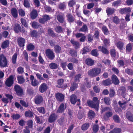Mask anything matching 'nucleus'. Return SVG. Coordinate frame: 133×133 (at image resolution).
Instances as JSON below:
<instances>
[{"instance_id":"nucleus-41","label":"nucleus","mask_w":133,"mask_h":133,"mask_svg":"<svg viewBox=\"0 0 133 133\" xmlns=\"http://www.w3.org/2000/svg\"><path fill=\"white\" fill-rule=\"evenodd\" d=\"M76 2L75 0H72L68 2V5L70 7H72L75 4Z\"/></svg>"},{"instance_id":"nucleus-49","label":"nucleus","mask_w":133,"mask_h":133,"mask_svg":"<svg viewBox=\"0 0 133 133\" xmlns=\"http://www.w3.org/2000/svg\"><path fill=\"white\" fill-rule=\"evenodd\" d=\"M19 15L22 16H24L25 15L24 11L22 9H20L19 10Z\"/></svg>"},{"instance_id":"nucleus-54","label":"nucleus","mask_w":133,"mask_h":133,"mask_svg":"<svg viewBox=\"0 0 133 133\" xmlns=\"http://www.w3.org/2000/svg\"><path fill=\"white\" fill-rule=\"evenodd\" d=\"M55 30L56 32L59 33L62 31V29L60 26H57L55 29Z\"/></svg>"},{"instance_id":"nucleus-61","label":"nucleus","mask_w":133,"mask_h":133,"mask_svg":"<svg viewBox=\"0 0 133 133\" xmlns=\"http://www.w3.org/2000/svg\"><path fill=\"white\" fill-rule=\"evenodd\" d=\"M33 122L32 120H29L27 122V124L30 128H32V127Z\"/></svg>"},{"instance_id":"nucleus-37","label":"nucleus","mask_w":133,"mask_h":133,"mask_svg":"<svg viewBox=\"0 0 133 133\" xmlns=\"http://www.w3.org/2000/svg\"><path fill=\"white\" fill-rule=\"evenodd\" d=\"M102 30L104 34L106 35H107L109 33V31L106 27L104 26L102 28Z\"/></svg>"},{"instance_id":"nucleus-40","label":"nucleus","mask_w":133,"mask_h":133,"mask_svg":"<svg viewBox=\"0 0 133 133\" xmlns=\"http://www.w3.org/2000/svg\"><path fill=\"white\" fill-rule=\"evenodd\" d=\"M17 57V54L16 53H15L12 57V62L14 64L16 63Z\"/></svg>"},{"instance_id":"nucleus-50","label":"nucleus","mask_w":133,"mask_h":133,"mask_svg":"<svg viewBox=\"0 0 133 133\" xmlns=\"http://www.w3.org/2000/svg\"><path fill=\"white\" fill-rule=\"evenodd\" d=\"M61 50V47L57 45L55 47V50L56 52H60Z\"/></svg>"},{"instance_id":"nucleus-16","label":"nucleus","mask_w":133,"mask_h":133,"mask_svg":"<svg viewBox=\"0 0 133 133\" xmlns=\"http://www.w3.org/2000/svg\"><path fill=\"white\" fill-rule=\"evenodd\" d=\"M19 45L21 47H23L24 45V43L25 39L22 38H19L18 39Z\"/></svg>"},{"instance_id":"nucleus-55","label":"nucleus","mask_w":133,"mask_h":133,"mask_svg":"<svg viewBox=\"0 0 133 133\" xmlns=\"http://www.w3.org/2000/svg\"><path fill=\"white\" fill-rule=\"evenodd\" d=\"M57 18L58 21L60 22H62L63 21V18L61 15H58L57 16Z\"/></svg>"},{"instance_id":"nucleus-63","label":"nucleus","mask_w":133,"mask_h":133,"mask_svg":"<svg viewBox=\"0 0 133 133\" xmlns=\"http://www.w3.org/2000/svg\"><path fill=\"white\" fill-rule=\"evenodd\" d=\"M115 93L113 89H111L110 90V97H112L115 95Z\"/></svg>"},{"instance_id":"nucleus-43","label":"nucleus","mask_w":133,"mask_h":133,"mask_svg":"<svg viewBox=\"0 0 133 133\" xmlns=\"http://www.w3.org/2000/svg\"><path fill=\"white\" fill-rule=\"evenodd\" d=\"M31 24L32 27L34 28H37L39 26L37 22H35L31 23Z\"/></svg>"},{"instance_id":"nucleus-36","label":"nucleus","mask_w":133,"mask_h":133,"mask_svg":"<svg viewBox=\"0 0 133 133\" xmlns=\"http://www.w3.org/2000/svg\"><path fill=\"white\" fill-rule=\"evenodd\" d=\"M121 131V130L119 128H114L112 131L109 133H119Z\"/></svg>"},{"instance_id":"nucleus-23","label":"nucleus","mask_w":133,"mask_h":133,"mask_svg":"<svg viewBox=\"0 0 133 133\" xmlns=\"http://www.w3.org/2000/svg\"><path fill=\"white\" fill-rule=\"evenodd\" d=\"M11 12L12 15L15 18L17 17L18 16V14L17 11L16 9H12Z\"/></svg>"},{"instance_id":"nucleus-22","label":"nucleus","mask_w":133,"mask_h":133,"mask_svg":"<svg viewBox=\"0 0 133 133\" xmlns=\"http://www.w3.org/2000/svg\"><path fill=\"white\" fill-rule=\"evenodd\" d=\"M9 41L6 40L3 42L1 45V47L3 49L9 46Z\"/></svg>"},{"instance_id":"nucleus-20","label":"nucleus","mask_w":133,"mask_h":133,"mask_svg":"<svg viewBox=\"0 0 133 133\" xmlns=\"http://www.w3.org/2000/svg\"><path fill=\"white\" fill-rule=\"evenodd\" d=\"M101 84L102 85L105 86H107L111 84V81L109 79H108L101 82Z\"/></svg>"},{"instance_id":"nucleus-64","label":"nucleus","mask_w":133,"mask_h":133,"mask_svg":"<svg viewBox=\"0 0 133 133\" xmlns=\"http://www.w3.org/2000/svg\"><path fill=\"white\" fill-rule=\"evenodd\" d=\"M113 21L116 24L118 23L119 22V19L117 16H115L114 17Z\"/></svg>"},{"instance_id":"nucleus-4","label":"nucleus","mask_w":133,"mask_h":133,"mask_svg":"<svg viewBox=\"0 0 133 133\" xmlns=\"http://www.w3.org/2000/svg\"><path fill=\"white\" fill-rule=\"evenodd\" d=\"M7 61L5 57L2 55H0V66L5 67L6 66Z\"/></svg>"},{"instance_id":"nucleus-42","label":"nucleus","mask_w":133,"mask_h":133,"mask_svg":"<svg viewBox=\"0 0 133 133\" xmlns=\"http://www.w3.org/2000/svg\"><path fill=\"white\" fill-rule=\"evenodd\" d=\"M71 42L73 44L75 45L76 46V48H78L79 46V44L78 42L75 41L73 39H71Z\"/></svg>"},{"instance_id":"nucleus-33","label":"nucleus","mask_w":133,"mask_h":133,"mask_svg":"<svg viewBox=\"0 0 133 133\" xmlns=\"http://www.w3.org/2000/svg\"><path fill=\"white\" fill-rule=\"evenodd\" d=\"M89 125L88 123H86L83 124L81 127L82 129L83 130H87L88 128Z\"/></svg>"},{"instance_id":"nucleus-47","label":"nucleus","mask_w":133,"mask_h":133,"mask_svg":"<svg viewBox=\"0 0 133 133\" xmlns=\"http://www.w3.org/2000/svg\"><path fill=\"white\" fill-rule=\"evenodd\" d=\"M20 103L23 106L25 107H27L28 106V104L27 102H26L22 100L20 101Z\"/></svg>"},{"instance_id":"nucleus-18","label":"nucleus","mask_w":133,"mask_h":133,"mask_svg":"<svg viewBox=\"0 0 133 133\" xmlns=\"http://www.w3.org/2000/svg\"><path fill=\"white\" fill-rule=\"evenodd\" d=\"M113 83L115 84H117L119 82V81L117 76L115 75H113L111 77Z\"/></svg>"},{"instance_id":"nucleus-19","label":"nucleus","mask_w":133,"mask_h":133,"mask_svg":"<svg viewBox=\"0 0 133 133\" xmlns=\"http://www.w3.org/2000/svg\"><path fill=\"white\" fill-rule=\"evenodd\" d=\"M38 14L37 11L35 10H34L31 12L30 16L32 19H35L37 17Z\"/></svg>"},{"instance_id":"nucleus-39","label":"nucleus","mask_w":133,"mask_h":133,"mask_svg":"<svg viewBox=\"0 0 133 133\" xmlns=\"http://www.w3.org/2000/svg\"><path fill=\"white\" fill-rule=\"evenodd\" d=\"M130 11L129 9H122L119 11V12L121 14H123L129 12Z\"/></svg>"},{"instance_id":"nucleus-17","label":"nucleus","mask_w":133,"mask_h":133,"mask_svg":"<svg viewBox=\"0 0 133 133\" xmlns=\"http://www.w3.org/2000/svg\"><path fill=\"white\" fill-rule=\"evenodd\" d=\"M57 118V115L55 114H52L50 116L49 121L50 122H53Z\"/></svg>"},{"instance_id":"nucleus-32","label":"nucleus","mask_w":133,"mask_h":133,"mask_svg":"<svg viewBox=\"0 0 133 133\" xmlns=\"http://www.w3.org/2000/svg\"><path fill=\"white\" fill-rule=\"evenodd\" d=\"M21 22L22 24L25 27H28V24L26 22V20L24 18H21Z\"/></svg>"},{"instance_id":"nucleus-51","label":"nucleus","mask_w":133,"mask_h":133,"mask_svg":"<svg viewBox=\"0 0 133 133\" xmlns=\"http://www.w3.org/2000/svg\"><path fill=\"white\" fill-rule=\"evenodd\" d=\"M67 63L65 62L62 61L61 63V65L64 70L66 69V66Z\"/></svg>"},{"instance_id":"nucleus-29","label":"nucleus","mask_w":133,"mask_h":133,"mask_svg":"<svg viewBox=\"0 0 133 133\" xmlns=\"http://www.w3.org/2000/svg\"><path fill=\"white\" fill-rule=\"evenodd\" d=\"M126 117L129 120L133 122V116L132 114L128 112L127 113Z\"/></svg>"},{"instance_id":"nucleus-30","label":"nucleus","mask_w":133,"mask_h":133,"mask_svg":"<svg viewBox=\"0 0 133 133\" xmlns=\"http://www.w3.org/2000/svg\"><path fill=\"white\" fill-rule=\"evenodd\" d=\"M98 49L100 51H102V52L104 53L107 54L108 53V52L107 50L103 47L99 46L98 47Z\"/></svg>"},{"instance_id":"nucleus-8","label":"nucleus","mask_w":133,"mask_h":133,"mask_svg":"<svg viewBox=\"0 0 133 133\" xmlns=\"http://www.w3.org/2000/svg\"><path fill=\"white\" fill-rule=\"evenodd\" d=\"M30 79L31 84L33 86H35L38 85L39 84L38 82L34 78V76L31 75L30 77Z\"/></svg>"},{"instance_id":"nucleus-11","label":"nucleus","mask_w":133,"mask_h":133,"mask_svg":"<svg viewBox=\"0 0 133 133\" xmlns=\"http://www.w3.org/2000/svg\"><path fill=\"white\" fill-rule=\"evenodd\" d=\"M66 107V104L62 103L59 107L57 112L58 113H62L63 112L65 109Z\"/></svg>"},{"instance_id":"nucleus-57","label":"nucleus","mask_w":133,"mask_h":133,"mask_svg":"<svg viewBox=\"0 0 133 133\" xmlns=\"http://www.w3.org/2000/svg\"><path fill=\"white\" fill-rule=\"evenodd\" d=\"M87 30V26L85 25H84L81 28L80 30V31L85 32Z\"/></svg>"},{"instance_id":"nucleus-10","label":"nucleus","mask_w":133,"mask_h":133,"mask_svg":"<svg viewBox=\"0 0 133 133\" xmlns=\"http://www.w3.org/2000/svg\"><path fill=\"white\" fill-rule=\"evenodd\" d=\"M50 17L48 15H44L42 18H40L39 22L41 23H44L46 21L50 20Z\"/></svg>"},{"instance_id":"nucleus-31","label":"nucleus","mask_w":133,"mask_h":133,"mask_svg":"<svg viewBox=\"0 0 133 133\" xmlns=\"http://www.w3.org/2000/svg\"><path fill=\"white\" fill-rule=\"evenodd\" d=\"M11 117L14 120L17 119L20 117V116L18 114H13L11 115Z\"/></svg>"},{"instance_id":"nucleus-28","label":"nucleus","mask_w":133,"mask_h":133,"mask_svg":"<svg viewBox=\"0 0 133 133\" xmlns=\"http://www.w3.org/2000/svg\"><path fill=\"white\" fill-rule=\"evenodd\" d=\"M17 80L18 83L19 84H22L25 81L24 79L21 76H18L17 77Z\"/></svg>"},{"instance_id":"nucleus-35","label":"nucleus","mask_w":133,"mask_h":133,"mask_svg":"<svg viewBox=\"0 0 133 133\" xmlns=\"http://www.w3.org/2000/svg\"><path fill=\"white\" fill-rule=\"evenodd\" d=\"M95 115L94 112L92 110H90L88 113V116L90 118H91L94 117Z\"/></svg>"},{"instance_id":"nucleus-34","label":"nucleus","mask_w":133,"mask_h":133,"mask_svg":"<svg viewBox=\"0 0 133 133\" xmlns=\"http://www.w3.org/2000/svg\"><path fill=\"white\" fill-rule=\"evenodd\" d=\"M29 0H24V5L26 8H29L30 6V4L29 3Z\"/></svg>"},{"instance_id":"nucleus-2","label":"nucleus","mask_w":133,"mask_h":133,"mask_svg":"<svg viewBox=\"0 0 133 133\" xmlns=\"http://www.w3.org/2000/svg\"><path fill=\"white\" fill-rule=\"evenodd\" d=\"M101 69L100 68H92L88 71V74L91 76H96L99 74L101 72Z\"/></svg>"},{"instance_id":"nucleus-59","label":"nucleus","mask_w":133,"mask_h":133,"mask_svg":"<svg viewBox=\"0 0 133 133\" xmlns=\"http://www.w3.org/2000/svg\"><path fill=\"white\" fill-rule=\"evenodd\" d=\"M103 62L106 64V66H109L110 64V61L108 59H104L103 61Z\"/></svg>"},{"instance_id":"nucleus-14","label":"nucleus","mask_w":133,"mask_h":133,"mask_svg":"<svg viewBox=\"0 0 133 133\" xmlns=\"http://www.w3.org/2000/svg\"><path fill=\"white\" fill-rule=\"evenodd\" d=\"M117 48L120 50H122L124 46V43L119 41H116L115 42Z\"/></svg>"},{"instance_id":"nucleus-24","label":"nucleus","mask_w":133,"mask_h":133,"mask_svg":"<svg viewBox=\"0 0 133 133\" xmlns=\"http://www.w3.org/2000/svg\"><path fill=\"white\" fill-rule=\"evenodd\" d=\"M87 64L91 66L94 65V61L91 59L88 58L86 60Z\"/></svg>"},{"instance_id":"nucleus-5","label":"nucleus","mask_w":133,"mask_h":133,"mask_svg":"<svg viewBox=\"0 0 133 133\" xmlns=\"http://www.w3.org/2000/svg\"><path fill=\"white\" fill-rule=\"evenodd\" d=\"M45 53L46 56L51 59H52L55 57V56L53 52L49 49L46 50Z\"/></svg>"},{"instance_id":"nucleus-38","label":"nucleus","mask_w":133,"mask_h":133,"mask_svg":"<svg viewBox=\"0 0 133 133\" xmlns=\"http://www.w3.org/2000/svg\"><path fill=\"white\" fill-rule=\"evenodd\" d=\"M50 68L53 69H55L57 68L58 66L56 64L54 63H51L49 65Z\"/></svg>"},{"instance_id":"nucleus-46","label":"nucleus","mask_w":133,"mask_h":133,"mask_svg":"<svg viewBox=\"0 0 133 133\" xmlns=\"http://www.w3.org/2000/svg\"><path fill=\"white\" fill-rule=\"evenodd\" d=\"M114 12V10L113 9H107V12L109 15L112 14Z\"/></svg>"},{"instance_id":"nucleus-27","label":"nucleus","mask_w":133,"mask_h":133,"mask_svg":"<svg viewBox=\"0 0 133 133\" xmlns=\"http://www.w3.org/2000/svg\"><path fill=\"white\" fill-rule=\"evenodd\" d=\"M24 114L26 117H32L33 116V113L30 111L25 112Z\"/></svg>"},{"instance_id":"nucleus-3","label":"nucleus","mask_w":133,"mask_h":133,"mask_svg":"<svg viewBox=\"0 0 133 133\" xmlns=\"http://www.w3.org/2000/svg\"><path fill=\"white\" fill-rule=\"evenodd\" d=\"M81 76L80 74H78L77 76L75 77V81L73 84H72L70 88V90L71 91H74L77 87V83L79 82V78Z\"/></svg>"},{"instance_id":"nucleus-48","label":"nucleus","mask_w":133,"mask_h":133,"mask_svg":"<svg viewBox=\"0 0 133 133\" xmlns=\"http://www.w3.org/2000/svg\"><path fill=\"white\" fill-rule=\"evenodd\" d=\"M67 18L69 22H72L74 21V18L70 14H69L68 15Z\"/></svg>"},{"instance_id":"nucleus-56","label":"nucleus","mask_w":133,"mask_h":133,"mask_svg":"<svg viewBox=\"0 0 133 133\" xmlns=\"http://www.w3.org/2000/svg\"><path fill=\"white\" fill-rule=\"evenodd\" d=\"M112 115V112H108L106 113L104 117L105 118H108L111 117Z\"/></svg>"},{"instance_id":"nucleus-52","label":"nucleus","mask_w":133,"mask_h":133,"mask_svg":"<svg viewBox=\"0 0 133 133\" xmlns=\"http://www.w3.org/2000/svg\"><path fill=\"white\" fill-rule=\"evenodd\" d=\"M34 47L32 44H29L28 45L27 49L31 51L33 50L34 49Z\"/></svg>"},{"instance_id":"nucleus-44","label":"nucleus","mask_w":133,"mask_h":133,"mask_svg":"<svg viewBox=\"0 0 133 133\" xmlns=\"http://www.w3.org/2000/svg\"><path fill=\"white\" fill-rule=\"evenodd\" d=\"M99 126L97 125H95L93 127V130L94 132H97L98 130Z\"/></svg>"},{"instance_id":"nucleus-53","label":"nucleus","mask_w":133,"mask_h":133,"mask_svg":"<svg viewBox=\"0 0 133 133\" xmlns=\"http://www.w3.org/2000/svg\"><path fill=\"white\" fill-rule=\"evenodd\" d=\"M21 27L19 24H17L14 28L15 31L16 32H18L20 30Z\"/></svg>"},{"instance_id":"nucleus-1","label":"nucleus","mask_w":133,"mask_h":133,"mask_svg":"<svg viewBox=\"0 0 133 133\" xmlns=\"http://www.w3.org/2000/svg\"><path fill=\"white\" fill-rule=\"evenodd\" d=\"M93 101L94 103H96L95 104H94L92 101H88V104L90 107L94 108L96 111H98L99 107V101L98 100L97 97H94L93 98Z\"/></svg>"},{"instance_id":"nucleus-26","label":"nucleus","mask_w":133,"mask_h":133,"mask_svg":"<svg viewBox=\"0 0 133 133\" xmlns=\"http://www.w3.org/2000/svg\"><path fill=\"white\" fill-rule=\"evenodd\" d=\"M64 82V80L63 79H59L57 82V84L56 86L58 88H61L62 87V84Z\"/></svg>"},{"instance_id":"nucleus-45","label":"nucleus","mask_w":133,"mask_h":133,"mask_svg":"<svg viewBox=\"0 0 133 133\" xmlns=\"http://www.w3.org/2000/svg\"><path fill=\"white\" fill-rule=\"evenodd\" d=\"M37 110L41 113L44 114L45 112V111L44 108L43 107L38 108H37Z\"/></svg>"},{"instance_id":"nucleus-58","label":"nucleus","mask_w":133,"mask_h":133,"mask_svg":"<svg viewBox=\"0 0 133 133\" xmlns=\"http://www.w3.org/2000/svg\"><path fill=\"white\" fill-rule=\"evenodd\" d=\"M113 119L116 122L118 123L119 122V119L118 116L117 115H115L113 116Z\"/></svg>"},{"instance_id":"nucleus-60","label":"nucleus","mask_w":133,"mask_h":133,"mask_svg":"<svg viewBox=\"0 0 133 133\" xmlns=\"http://www.w3.org/2000/svg\"><path fill=\"white\" fill-rule=\"evenodd\" d=\"M29 126H26L25 129L23 130V132L24 133H30V131L29 130Z\"/></svg>"},{"instance_id":"nucleus-7","label":"nucleus","mask_w":133,"mask_h":133,"mask_svg":"<svg viewBox=\"0 0 133 133\" xmlns=\"http://www.w3.org/2000/svg\"><path fill=\"white\" fill-rule=\"evenodd\" d=\"M14 88L16 92L19 96L22 95L23 91L21 87L18 85H16L14 87Z\"/></svg>"},{"instance_id":"nucleus-62","label":"nucleus","mask_w":133,"mask_h":133,"mask_svg":"<svg viewBox=\"0 0 133 133\" xmlns=\"http://www.w3.org/2000/svg\"><path fill=\"white\" fill-rule=\"evenodd\" d=\"M125 71L126 73L130 75H132L133 74L132 71L129 69H125Z\"/></svg>"},{"instance_id":"nucleus-13","label":"nucleus","mask_w":133,"mask_h":133,"mask_svg":"<svg viewBox=\"0 0 133 133\" xmlns=\"http://www.w3.org/2000/svg\"><path fill=\"white\" fill-rule=\"evenodd\" d=\"M43 101V98L41 96L38 95L35 97V102L37 104L41 103Z\"/></svg>"},{"instance_id":"nucleus-9","label":"nucleus","mask_w":133,"mask_h":133,"mask_svg":"<svg viewBox=\"0 0 133 133\" xmlns=\"http://www.w3.org/2000/svg\"><path fill=\"white\" fill-rule=\"evenodd\" d=\"M55 96L57 100L59 101H62L64 99V95L58 92L56 94Z\"/></svg>"},{"instance_id":"nucleus-12","label":"nucleus","mask_w":133,"mask_h":133,"mask_svg":"<svg viewBox=\"0 0 133 133\" xmlns=\"http://www.w3.org/2000/svg\"><path fill=\"white\" fill-rule=\"evenodd\" d=\"M48 88L46 84L45 83H43L39 87V91L41 93H43L46 91Z\"/></svg>"},{"instance_id":"nucleus-15","label":"nucleus","mask_w":133,"mask_h":133,"mask_svg":"<svg viewBox=\"0 0 133 133\" xmlns=\"http://www.w3.org/2000/svg\"><path fill=\"white\" fill-rule=\"evenodd\" d=\"M77 97L76 95L72 94L70 98V100L71 103L73 104H75L77 101Z\"/></svg>"},{"instance_id":"nucleus-21","label":"nucleus","mask_w":133,"mask_h":133,"mask_svg":"<svg viewBox=\"0 0 133 133\" xmlns=\"http://www.w3.org/2000/svg\"><path fill=\"white\" fill-rule=\"evenodd\" d=\"M35 119L36 122L39 124L43 123L44 121V119L41 117L36 116Z\"/></svg>"},{"instance_id":"nucleus-6","label":"nucleus","mask_w":133,"mask_h":133,"mask_svg":"<svg viewBox=\"0 0 133 133\" xmlns=\"http://www.w3.org/2000/svg\"><path fill=\"white\" fill-rule=\"evenodd\" d=\"M13 76H10L5 82V84L8 87H10L13 83Z\"/></svg>"},{"instance_id":"nucleus-25","label":"nucleus","mask_w":133,"mask_h":133,"mask_svg":"<svg viewBox=\"0 0 133 133\" xmlns=\"http://www.w3.org/2000/svg\"><path fill=\"white\" fill-rule=\"evenodd\" d=\"M133 47V44L132 43H129L127 44L126 47V49L127 51L130 52L132 50Z\"/></svg>"}]
</instances>
